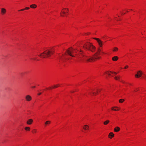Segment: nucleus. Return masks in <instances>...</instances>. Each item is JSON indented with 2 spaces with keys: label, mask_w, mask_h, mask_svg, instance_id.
Wrapping results in <instances>:
<instances>
[{
  "label": "nucleus",
  "mask_w": 146,
  "mask_h": 146,
  "mask_svg": "<svg viewBox=\"0 0 146 146\" xmlns=\"http://www.w3.org/2000/svg\"><path fill=\"white\" fill-rule=\"evenodd\" d=\"M81 52L80 53V55L81 56L80 57L81 58H82V56L84 58L82 59L83 60H85L87 62H92L95 61L96 60L99 59L101 58V56H100V53L102 52L100 48H99L97 52L95 53L92 57L90 58L86 56L83 54V52L81 50L80 51Z\"/></svg>",
  "instance_id": "obj_1"
},
{
  "label": "nucleus",
  "mask_w": 146,
  "mask_h": 146,
  "mask_svg": "<svg viewBox=\"0 0 146 146\" xmlns=\"http://www.w3.org/2000/svg\"><path fill=\"white\" fill-rule=\"evenodd\" d=\"M54 49L52 48L50 50H47L45 51L40 54L38 55V56L41 58H44L50 56L51 54L54 53Z\"/></svg>",
  "instance_id": "obj_2"
},
{
  "label": "nucleus",
  "mask_w": 146,
  "mask_h": 146,
  "mask_svg": "<svg viewBox=\"0 0 146 146\" xmlns=\"http://www.w3.org/2000/svg\"><path fill=\"white\" fill-rule=\"evenodd\" d=\"M83 48L85 50H89L92 52H94L95 50V47L91 43L88 42L84 44Z\"/></svg>",
  "instance_id": "obj_3"
},
{
  "label": "nucleus",
  "mask_w": 146,
  "mask_h": 146,
  "mask_svg": "<svg viewBox=\"0 0 146 146\" xmlns=\"http://www.w3.org/2000/svg\"><path fill=\"white\" fill-rule=\"evenodd\" d=\"M77 50V49H73L72 47H71L70 48H69V49L67 50H66V52L69 55L72 57H74V56L72 54L74 53V50Z\"/></svg>",
  "instance_id": "obj_4"
},
{
  "label": "nucleus",
  "mask_w": 146,
  "mask_h": 146,
  "mask_svg": "<svg viewBox=\"0 0 146 146\" xmlns=\"http://www.w3.org/2000/svg\"><path fill=\"white\" fill-rule=\"evenodd\" d=\"M93 39L96 40L98 42V44L99 46L100 47H102V45H103V42L100 39L98 38H94Z\"/></svg>",
  "instance_id": "obj_5"
},
{
  "label": "nucleus",
  "mask_w": 146,
  "mask_h": 146,
  "mask_svg": "<svg viewBox=\"0 0 146 146\" xmlns=\"http://www.w3.org/2000/svg\"><path fill=\"white\" fill-rule=\"evenodd\" d=\"M142 74V73L141 71H139L137 72V74L135 75L136 78H139L140 77Z\"/></svg>",
  "instance_id": "obj_6"
},
{
  "label": "nucleus",
  "mask_w": 146,
  "mask_h": 146,
  "mask_svg": "<svg viewBox=\"0 0 146 146\" xmlns=\"http://www.w3.org/2000/svg\"><path fill=\"white\" fill-rule=\"evenodd\" d=\"M25 99L27 101L29 102L31 100L32 97L30 96L27 95L25 96Z\"/></svg>",
  "instance_id": "obj_7"
},
{
  "label": "nucleus",
  "mask_w": 146,
  "mask_h": 146,
  "mask_svg": "<svg viewBox=\"0 0 146 146\" xmlns=\"http://www.w3.org/2000/svg\"><path fill=\"white\" fill-rule=\"evenodd\" d=\"M6 10L4 8H2L1 10V15H4L6 13Z\"/></svg>",
  "instance_id": "obj_8"
},
{
  "label": "nucleus",
  "mask_w": 146,
  "mask_h": 146,
  "mask_svg": "<svg viewBox=\"0 0 146 146\" xmlns=\"http://www.w3.org/2000/svg\"><path fill=\"white\" fill-rule=\"evenodd\" d=\"M33 120L32 119H29L27 122V123L28 125H31L33 123Z\"/></svg>",
  "instance_id": "obj_9"
},
{
  "label": "nucleus",
  "mask_w": 146,
  "mask_h": 146,
  "mask_svg": "<svg viewBox=\"0 0 146 146\" xmlns=\"http://www.w3.org/2000/svg\"><path fill=\"white\" fill-rule=\"evenodd\" d=\"M120 130V128L118 127H116L114 129V131L115 132H118Z\"/></svg>",
  "instance_id": "obj_10"
},
{
  "label": "nucleus",
  "mask_w": 146,
  "mask_h": 146,
  "mask_svg": "<svg viewBox=\"0 0 146 146\" xmlns=\"http://www.w3.org/2000/svg\"><path fill=\"white\" fill-rule=\"evenodd\" d=\"M118 59V57L117 56H115L112 58V60L114 61L117 60Z\"/></svg>",
  "instance_id": "obj_11"
},
{
  "label": "nucleus",
  "mask_w": 146,
  "mask_h": 146,
  "mask_svg": "<svg viewBox=\"0 0 146 146\" xmlns=\"http://www.w3.org/2000/svg\"><path fill=\"white\" fill-rule=\"evenodd\" d=\"M83 128L85 130H88L89 129V127L87 125H84V127H83Z\"/></svg>",
  "instance_id": "obj_12"
},
{
  "label": "nucleus",
  "mask_w": 146,
  "mask_h": 146,
  "mask_svg": "<svg viewBox=\"0 0 146 146\" xmlns=\"http://www.w3.org/2000/svg\"><path fill=\"white\" fill-rule=\"evenodd\" d=\"M37 7V6L35 4H32L30 5V7L31 8H35Z\"/></svg>",
  "instance_id": "obj_13"
},
{
  "label": "nucleus",
  "mask_w": 146,
  "mask_h": 146,
  "mask_svg": "<svg viewBox=\"0 0 146 146\" xmlns=\"http://www.w3.org/2000/svg\"><path fill=\"white\" fill-rule=\"evenodd\" d=\"M51 123V122L50 121H46L45 123V126H46L47 125L50 124Z\"/></svg>",
  "instance_id": "obj_14"
},
{
  "label": "nucleus",
  "mask_w": 146,
  "mask_h": 146,
  "mask_svg": "<svg viewBox=\"0 0 146 146\" xmlns=\"http://www.w3.org/2000/svg\"><path fill=\"white\" fill-rule=\"evenodd\" d=\"M109 136L111 137V138L112 137H114V134L113 133L111 132L109 133Z\"/></svg>",
  "instance_id": "obj_15"
},
{
  "label": "nucleus",
  "mask_w": 146,
  "mask_h": 146,
  "mask_svg": "<svg viewBox=\"0 0 146 146\" xmlns=\"http://www.w3.org/2000/svg\"><path fill=\"white\" fill-rule=\"evenodd\" d=\"M29 9V7H26L25 9H22L21 10H19L18 11H24L26 9Z\"/></svg>",
  "instance_id": "obj_16"
},
{
  "label": "nucleus",
  "mask_w": 146,
  "mask_h": 146,
  "mask_svg": "<svg viewBox=\"0 0 146 146\" xmlns=\"http://www.w3.org/2000/svg\"><path fill=\"white\" fill-rule=\"evenodd\" d=\"M109 120H107L104 122V124L105 125H106L109 123Z\"/></svg>",
  "instance_id": "obj_17"
},
{
  "label": "nucleus",
  "mask_w": 146,
  "mask_h": 146,
  "mask_svg": "<svg viewBox=\"0 0 146 146\" xmlns=\"http://www.w3.org/2000/svg\"><path fill=\"white\" fill-rule=\"evenodd\" d=\"M25 129L27 131H29L30 130V128L29 127H25Z\"/></svg>",
  "instance_id": "obj_18"
},
{
  "label": "nucleus",
  "mask_w": 146,
  "mask_h": 146,
  "mask_svg": "<svg viewBox=\"0 0 146 146\" xmlns=\"http://www.w3.org/2000/svg\"><path fill=\"white\" fill-rule=\"evenodd\" d=\"M124 101V100L123 99H121L119 100V102L120 103H122Z\"/></svg>",
  "instance_id": "obj_19"
},
{
  "label": "nucleus",
  "mask_w": 146,
  "mask_h": 146,
  "mask_svg": "<svg viewBox=\"0 0 146 146\" xmlns=\"http://www.w3.org/2000/svg\"><path fill=\"white\" fill-rule=\"evenodd\" d=\"M118 50V49L117 48V47H115L114 48V49L113 50V51H117V50Z\"/></svg>",
  "instance_id": "obj_20"
},
{
  "label": "nucleus",
  "mask_w": 146,
  "mask_h": 146,
  "mask_svg": "<svg viewBox=\"0 0 146 146\" xmlns=\"http://www.w3.org/2000/svg\"><path fill=\"white\" fill-rule=\"evenodd\" d=\"M114 78L116 80H118V79L119 78V76H116Z\"/></svg>",
  "instance_id": "obj_21"
},
{
  "label": "nucleus",
  "mask_w": 146,
  "mask_h": 146,
  "mask_svg": "<svg viewBox=\"0 0 146 146\" xmlns=\"http://www.w3.org/2000/svg\"><path fill=\"white\" fill-rule=\"evenodd\" d=\"M59 84H58L56 85H55L53 87V88H56L58 87V86H59Z\"/></svg>",
  "instance_id": "obj_22"
},
{
  "label": "nucleus",
  "mask_w": 146,
  "mask_h": 146,
  "mask_svg": "<svg viewBox=\"0 0 146 146\" xmlns=\"http://www.w3.org/2000/svg\"><path fill=\"white\" fill-rule=\"evenodd\" d=\"M111 71H109L108 72H106V73L107 74H108V75H110V73H111L110 72Z\"/></svg>",
  "instance_id": "obj_23"
},
{
  "label": "nucleus",
  "mask_w": 146,
  "mask_h": 146,
  "mask_svg": "<svg viewBox=\"0 0 146 146\" xmlns=\"http://www.w3.org/2000/svg\"><path fill=\"white\" fill-rule=\"evenodd\" d=\"M36 129H33V130L32 132L33 133H35L36 132Z\"/></svg>",
  "instance_id": "obj_24"
},
{
  "label": "nucleus",
  "mask_w": 146,
  "mask_h": 146,
  "mask_svg": "<svg viewBox=\"0 0 146 146\" xmlns=\"http://www.w3.org/2000/svg\"><path fill=\"white\" fill-rule=\"evenodd\" d=\"M111 109L112 110H114V111H117V110H119V109H114V108H111Z\"/></svg>",
  "instance_id": "obj_25"
},
{
  "label": "nucleus",
  "mask_w": 146,
  "mask_h": 146,
  "mask_svg": "<svg viewBox=\"0 0 146 146\" xmlns=\"http://www.w3.org/2000/svg\"><path fill=\"white\" fill-rule=\"evenodd\" d=\"M110 72L111 73H113L115 75H116L117 74V73L116 72H112V71H110Z\"/></svg>",
  "instance_id": "obj_26"
},
{
  "label": "nucleus",
  "mask_w": 146,
  "mask_h": 146,
  "mask_svg": "<svg viewBox=\"0 0 146 146\" xmlns=\"http://www.w3.org/2000/svg\"><path fill=\"white\" fill-rule=\"evenodd\" d=\"M128 67V66H126L124 68L125 69H126Z\"/></svg>",
  "instance_id": "obj_27"
},
{
  "label": "nucleus",
  "mask_w": 146,
  "mask_h": 146,
  "mask_svg": "<svg viewBox=\"0 0 146 146\" xmlns=\"http://www.w3.org/2000/svg\"><path fill=\"white\" fill-rule=\"evenodd\" d=\"M62 13L64 14H65V12H64V11L62 12Z\"/></svg>",
  "instance_id": "obj_28"
},
{
  "label": "nucleus",
  "mask_w": 146,
  "mask_h": 146,
  "mask_svg": "<svg viewBox=\"0 0 146 146\" xmlns=\"http://www.w3.org/2000/svg\"><path fill=\"white\" fill-rule=\"evenodd\" d=\"M41 93H39L38 94V95H41Z\"/></svg>",
  "instance_id": "obj_29"
},
{
  "label": "nucleus",
  "mask_w": 146,
  "mask_h": 146,
  "mask_svg": "<svg viewBox=\"0 0 146 146\" xmlns=\"http://www.w3.org/2000/svg\"><path fill=\"white\" fill-rule=\"evenodd\" d=\"M121 82H122L123 83H124V84L125 83V82L124 81H121Z\"/></svg>",
  "instance_id": "obj_30"
},
{
  "label": "nucleus",
  "mask_w": 146,
  "mask_h": 146,
  "mask_svg": "<svg viewBox=\"0 0 146 146\" xmlns=\"http://www.w3.org/2000/svg\"><path fill=\"white\" fill-rule=\"evenodd\" d=\"M67 9V11L66 12V13H68V9Z\"/></svg>",
  "instance_id": "obj_31"
},
{
  "label": "nucleus",
  "mask_w": 146,
  "mask_h": 146,
  "mask_svg": "<svg viewBox=\"0 0 146 146\" xmlns=\"http://www.w3.org/2000/svg\"><path fill=\"white\" fill-rule=\"evenodd\" d=\"M35 86H33L32 87V88H35Z\"/></svg>",
  "instance_id": "obj_32"
},
{
  "label": "nucleus",
  "mask_w": 146,
  "mask_h": 146,
  "mask_svg": "<svg viewBox=\"0 0 146 146\" xmlns=\"http://www.w3.org/2000/svg\"><path fill=\"white\" fill-rule=\"evenodd\" d=\"M61 15L62 16H64V15H62V14H61Z\"/></svg>",
  "instance_id": "obj_33"
},
{
  "label": "nucleus",
  "mask_w": 146,
  "mask_h": 146,
  "mask_svg": "<svg viewBox=\"0 0 146 146\" xmlns=\"http://www.w3.org/2000/svg\"><path fill=\"white\" fill-rule=\"evenodd\" d=\"M137 90H137H135L134 91H137V90Z\"/></svg>",
  "instance_id": "obj_34"
},
{
  "label": "nucleus",
  "mask_w": 146,
  "mask_h": 146,
  "mask_svg": "<svg viewBox=\"0 0 146 146\" xmlns=\"http://www.w3.org/2000/svg\"><path fill=\"white\" fill-rule=\"evenodd\" d=\"M92 93H93V94H94V92H92Z\"/></svg>",
  "instance_id": "obj_35"
},
{
  "label": "nucleus",
  "mask_w": 146,
  "mask_h": 146,
  "mask_svg": "<svg viewBox=\"0 0 146 146\" xmlns=\"http://www.w3.org/2000/svg\"><path fill=\"white\" fill-rule=\"evenodd\" d=\"M51 88H51V87H49V89H51Z\"/></svg>",
  "instance_id": "obj_36"
},
{
  "label": "nucleus",
  "mask_w": 146,
  "mask_h": 146,
  "mask_svg": "<svg viewBox=\"0 0 146 146\" xmlns=\"http://www.w3.org/2000/svg\"><path fill=\"white\" fill-rule=\"evenodd\" d=\"M115 108H118V107H115Z\"/></svg>",
  "instance_id": "obj_37"
},
{
  "label": "nucleus",
  "mask_w": 146,
  "mask_h": 146,
  "mask_svg": "<svg viewBox=\"0 0 146 146\" xmlns=\"http://www.w3.org/2000/svg\"><path fill=\"white\" fill-rule=\"evenodd\" d=\"M71 92H72V91H71Z\"/></svg>",
  "instance_id": "obj_38"
},
{
  "label": "nucleus",
  "mask_w": 146,
  "mask_h": 146,
  "mask_svg": "<svg viewBox=\"0 0 146 146\" xmlns=\"http://www.w3.org/2000/svg\"><path fill=\"white\" fill-rule=\"evenodd\" d=\"M33 59L35 60V59L34 58V59Z\"/></svg>",
  "instance_id": "obj_39"
}]
</instances>
